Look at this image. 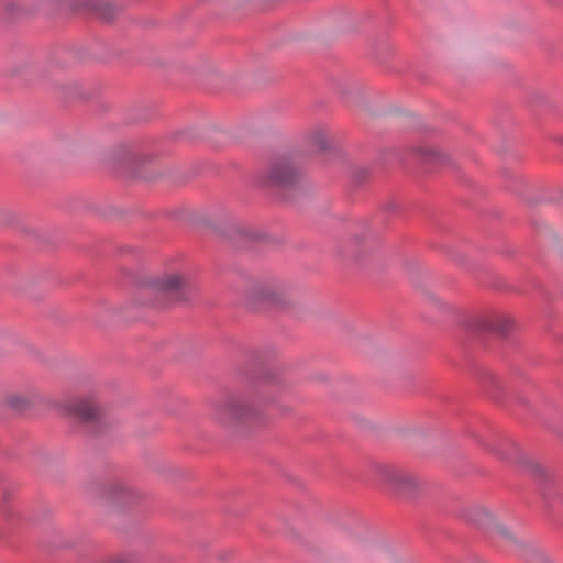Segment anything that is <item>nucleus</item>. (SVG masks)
Segmentation results:
<instances>
[{
	"label": "nucleus",
	"mask_w": 563,
	"mask_h": 563,
	"mask_svg": "<svg viewBox=\"0 0 563 563\" xmlns=\"http://www.w3.org/2000/svg\"><path fill=\"white\" fill-rule=\"evenodd\" d=\"M186 284L187 280L180 273H165L143 286L141 296L151 306H162L177 295Z\"/></svg>",
	"instance_id": "nucleus-1"
},
{
	"label": "nucleus",
	"mask_w": 563,
	"mask_h": 563,
	"mask_svg": "<svg viewBox=\"0 0 563 563\" xmlns=\"http://www.w3.org/2000/svg\"><path fill=\"white\" fill-rule=\"evenodd\" d=\"M375 477L377 483L384 489L397 496H410L417 490L419 486L416 477L400 468L389 465L376 466Z\"/></svg>",
	"instance_id": "nucleus-2"
},
{
	"label": "nucleus",
	"mask_w": 563,
	"mask_h": 563,
	"mask_svg": "<svg viewBox=\"0 0 563 563\" xmlns=\"http://www.w3.org/2000/svg\"><path fill=\"white\" fill-rule=\"evenodd\" d=\"M300 176V170L288 159L274 163L267 172V181L276 186H287L295 183Z\"/></svg>",
	"instance_id": "nucleus-3"
},
{
	"label": "nucleus",
	"mask_w": 563,
	"mask_h": 563,
	"mask_svg": "<svg viewBox=\"0 0 563 563\" xmlns=\"http://www.w3.org/2000/svg\"><path fill=\"white\" fill-rule=\"evenodd\" d=\"M65 413L81 420H90L97 415V407L88 400H76L65 408Z\"/></svg>",
	"instance_id": "nucleus-4"
},
{
	"label": "nucleus",
	"mask_w": 563,
	"mask_h": 563,
	"mask_svg": "<svg viewBox=\"0 0 563 563\" xmlns=\"http://www.w3.org/2000/svg\"><path fill=\"white\" fill-rule=\"evenodd\" d=\"M218 415V419L227 423L230 420L242 419L245 415V409L240 405H227L219 410Z\"/></svg>",
	"instance_id": "nucleus-5"
},
{
	"label": "nucleus",
	"mask_w": 563,
	"mask_h": 563,
	"mask_svg": "<svg viewBox=\"0 0 563 563\" xmlns=\"http://www.w3.org/2000/svg\"><path fill=\"white\" fill-rule=\"evenodd\" d=\"M505 322L509 323V321L506 319H505ZM507 327H508V324H506L504 327H496V330H498L499 332H505L507 330Z\"/></svg>",
	"instance_id": "nucleus-6"
},
{
	"label": "nucleus",
	"mask_w": 563,
	"mask_h": 563,
	"mask_svg": "<svg viewBox=\"0 0 563 563\" xmlns=\"http://www.w3.org/2000/svg\"><path fill=\"white\" fill-rule=\"evenodd\" d=\"M11 405H12V407H18V405L14 402L13 399L11 400Z\"/></svg>",
	"instance_id": "nucleus-7"
}]
</instances>
